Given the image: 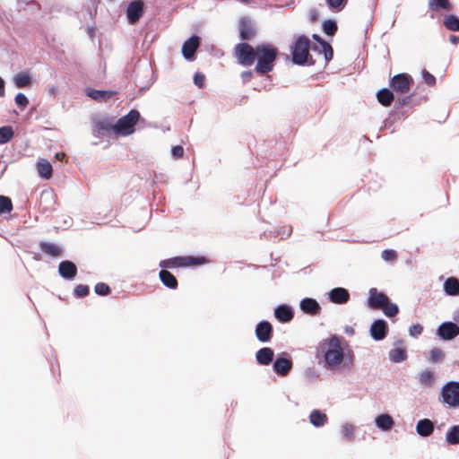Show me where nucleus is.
Returning <instances> with one entry per match:
<instances>
[{"instance_id": "obj_1", "label": "nucleus", "mask_w": 459, "mask_h": 459, "mask_svg": "<svg viewBox=\"0 0 459 459\" xmlns=\"http://www.w3.org/2000/svg\"><path fill=\"white\" fill-rule=\"evenodd\" d=\"M319 349L323 353L325 367L329 369H336L342 363L344 356L340 338L333 335L324 340L320 343Z\"/></svg>"}, {"instance_id": "obj_2", "label": "nucleus", "mask_w": 459, "mask_h": 459, "mask_svg": "<svg viewBox=\"0 0 459 459\" xmlns=\"http://www.w3.org/2000/svg\"><path fill=\"white\" fill-rule=\"evenodd\" d=\"M278 55V48L270 43L257 45L255 71L260 75L272 72Z\"/></svg>"}, {"instance_id": "obj_3", "label": "nucleus", "mask_w": 459, "mask_h": 459, "mask_svg": "<svg viewBox=\"0 0 459 459\" xmlns=\"http://www.w3.org/2000/svg\"><path fill=\"white\" fill-rule=\"evenodd\" d=\"M310 39L305 36H299L291 46L292 62L299 65H304L306 64L312 65L314 62L309 54Z\"/></svg>"}, {"instance_id": "obj_4", "label": "nucleus", "mask_w": 459, "mask_h": 459, "mask_svg": "<svg viewBox=\"0 0 459 459\" xmlns=\"http://www.w3.org/2000/svg\"><path fill=\"white\" fill-rule=\"evenodd\" d=\"M139 119L140 112L136 109H131L126 116L117 121L115 124V134L121 136L132 134Z\"/></svg>"}, {"instance_id": "obj_5", "label": "nucleus", "mask_w": 459, "mask_h": 459, "mask_svg": "<svg viewBox=\"0 0 459 459\" xmlns=\"http://www.w3.org/2000/svg\"><path fill=\"white\" fill-rule=\"evenodd\" d=\"M439 400L450 408H459V382L450 381L444 385Z\"/></svg>"}, {"instance_id": "obj_6", "label": "nucleus", "mask_w": 459, "mask_h": 459, "mask_svg": "<svg viewBox=\"0 0 459 459\" xmlns=\"http://www.w3.org/2000/svg\"><path fill=\"white\" fill-rule=\"evenodd\" d=\"M206 259L204 256H176L173 258L162 260L160 266L162 268H178L201 265Z\"/></svg>"}, {"instance_id": "obj_7", "label": "nucleus", "mask_w": 459, "mask_h": 459, "mask_svg": "<svg viewBox=\"0 0 459 459\" xmlns=\"http://www.w3.org/2000/svg\"><path fill=\"white\" fill-rule=\"evenodd\" d=\"M257 46L253 48L248 43H239L235 47V56L238 63L244 66H251L256 57Z\"/></svg>"}, {"instance_id": "obj_8", "label": "nucleus", "mask_w": 459, "mask_h": 459, "mask_svg": "<svg viewBox=\"0 0 459 459\" xmlns=\"http://www.w3.org/2000/svg\"><path fill=\"white\" fill-rule=\"evenodd\" d=\"M413 83V80L408 74H399L390 79V87L397 93L406 94Z\"/></svg>"}, {"instance_id": "obj_9", "label": "nucleus", "mask_w": 459, "mask_h": 459, "mask_svg": "<svg viewBox=\"0 0 459 459\" xmlns=\"http://www.w3.org/2000/svg\"><path fill=\"white\" fill-rule=\"evenodd\" d=\"M293 362L290 357L287 353H283L282 356L276 358L273 364V368L277 375L286 377L291 370Z\"/></svg>"}, {"instance_id": "obj_10", "label": "nucleus", "mask_w": 459, "mask_h": 459, "mask_svg": "<svg viewBox=\"0 0 459 459\" xmlns=\"http://www.w3.org/2000/svg\"><path fill=\"white\" fill-rule=\"evenodd\" d=\"M273 335V327L268 321H261L255 326V336L261 342H268Z\"/></svg>"}, {"instance_id": "obj_11", "label": "nucleus", "mask_w": 459, "mask_h": 459, "mask_svg": "<svg viewBox=\"0 0 459 459\" xmlns=\"http://www.w3.org/2000/svg\"><path fill=\"white\" fill-rule=\"evenodd\" d=\"M143 13V2L142 0H134L130 3L126 9V15L130 24L136 23Z\"/></svg>"}, {"instance_id": "obj_12", "label": "nucleus", "mask_w": 459, "mask_h": 459, "mask_svg": "<svg viewBox=\"0 0 459 459\" xmlns=\"http://www.w3.org/2000/svg\"><path fill=\"white\" fill-rule=\"evenodd\" d=\"M368 294V303L372 309H380L389 299L385 294L378 292L376 288L370 289Z\"/></svg>"}, {"instance_id": "obj_13", "label": "nucleus", "mask_w": 459, "mask_h": 459, "mask_svg": "<svg viewBox=\"0 0 459 459\" xmlns=\"http://www.w3.org/2000/svg\"><path fill=\"white\" fill-rule=\"evenodd\" d=\"M438 335L444 340H452L459 335V326L452 322H446L439 325Z\"/></svg>"}, {"instance_id": "obj_14", "label": "nucleus", "mask_w": 459, "mask_h": 459, "mask_svg": "<svg viewBox=\"0 0 459 459\" xmlns=\"http://www.w3.org/2000/svg\"><path fill=\"white\" fill-rule=\"evenodd\" d=\"M255 33V29L250 20L245 17L239 21V37L242 40L252 39Z\"/></svg>"}, {"instance_id": "obj_15", "label": "nucleus", "mask_w": 459, "mask_h": 459, "mask_svg": "<svg viewBox=\"0 0 459 459\" xmlns=\"http://www.w3.org/2000/svg\"><path fill=\"white\" fill-rule=\"evenodd\" d=\"M388 327L385 321L382 319L376 320L370 327V333L374 340H383L387 334Z\"/></svg>"}, {"instance_id": "obj_16", "label": "nucleus", "mask_w": 459, "mask_h": 459, "mask_svg": "<svg viewBox=\"0 0 459 459\" xmlns=\"http://www.w3.org/2000/svg\"><path fill=\"white\" fill-rule=\"evenodd\" d=\"M200 41L197 36H192L188 39L182 47L183 56L186 59H191L194 57L195 51L199 48Z\"/></svg>"}, {"instance_id": "obj_17", "label": "nucleus", "mask_w": 459, "mask_h": 459, "mask_svg": "<svg viewBox=\"0 0 459 459\" xmlns=\"http://www.w3.org/2000/svg\"><path fill=\"white\" fill-rule=\"evenodd\" d=\"M329 299L335 304H345L350 299V293L344 288H334L329 292Z\"/></svg>"}, {"instance_id": "obj_18", "label": "nucleus", "mask_w": 459, "mask_h": 459, "mask_svg": "<svg viewBox=\"0 0 459 459\" xmlns=\"http://www.w3.org/2000/svg\"><path fill=\"white\" fill-rule=\"evenodd\" d=\"M58 272L63 278L71 280L76 276L77 267L71 261H63L59 264Z\"/></svg>"}, {"instance_id": "obj_19", "label": "nucleus", "mask_w": 459, "mask_h": 459, "mask_svg": "<svg viewBox=\"0 0 459 459\" xmlns=\"http://www.w3.org/2000/svg\"><path fill=\"white\" fill-rule=\"evenodd\" d=\"M300 308L304 313L311 316L318 315L321 310V307L318 302L311 298L302 299L300 302Z\"/></svg>"}, {"instance_id": "obj_20", "label": "nucleus", "mask_w": 459, "mask_h": 459, "mask_svg": "<svg viewBox=\"0 0 459 459\" xmlns=\"http://www.w3.org/2000/svg\"><path fill=\"white\" fill-rule=\"evenodd\" d=\"M274 352L269 347H264L258 350L255 353V359L258 364L267 366L273 360Z\"/></svg>"}, {"instance_id": "obj_21", "label": "nucleus", "mask_w": 459, "mask_h": 459, "mask_svg": "<svg viewBox=\"0 0 459 459\" xmlns=\"http://www.w3.org/2000/svg\"><path fill=\"white\" fill-rule=\"evenodd\" d=\"M275 317L281 323H288L293 318V311L287 305H280L274 310Z\"/></svg>"}, {"instance_id": "obj_22", "label": "nucleus", "mask_w": 459, "mask_h": 459, "mask_svg": "<svg viewBox=\"0 0 459 459\" xmlns=\"http://www.w3.org/2000/svg\"><path fill=\"white\" fill-rule=\"evenodd\" d=\"M416 431L421 437H429L434 431V424L429 419H423L418 421Z\"/></svg>"}, {"instance_id": "obj_23", "label": "nucleus", "mask_w": 459, "mask_h": 459, "mask_svg": "<svg viewBox=\"0 0 459 459\" xmlns=\"http://www.w3.org/2000/svg\"><path fill=\"white\" fill-rule=\"evenodd\" d=\"M159 277L161 282L168 288L176 290L178 286L177 278L168 270H160Z\"/></svg>"}, {"instance_id": "obj_24", "label": "nucleus", "mask_w": 459, "mask_h": 459, "mask_svg": "<svg viewBox=\"0 0 459 459\" xmlns=\"http://www.w3.org/2000/svg\"><path fill=\"white\" fill-rule=\"evenodd\" d=\"M37 170L42 178L49 179L53 174V169L50 162L45 159H41L37 163Z\"/></svg>"}, {"instance_id": "obj_25", "label": "nucleus", "mask_w": 459, "mask_h": 459, "mask_svg": "<svg viewBox=\"0 0 459 459\" xmlns=\"http://www.w3.org/2000/svg\"><path fill=\"white\" fill-rule=\"evenodd\" d=\"M377 99L382 106L390 107L394 96L391 90L384 88L377 91Z\"/></svg>"}, {"instance_id": "obj_26", "label": "nucleus", "mask_w": 459, "mask_h": 459, "mask_svg": "<svg viewBox=\"0 0 459 459\" xmlns=\"http://www.w3.org/2000/svg\"><path fill=\"white\" fill-rule=\"evenodd\" d=\"M429 8L432 12H437L439 10L450 12L453 6L449 0H429Z\"/></svg>"}, {"instance_id": "obj_27", "label": "nucleus", "mask_w": 459, "mask_h": 459, "mask_svg": "<svg viewBox=\"0 0 459 459\" xmlns=\"http://www.w3.org/2000/svg\"><path fill=\"white\" fill-rule=\"evenodd\" d=\"M39 247L42 252L48 254L53 257H58L62 254V249L54 243L40 242Z\"/></svg>"}, {"instance_id": "obj_28", "label": "nucleus", "mask_w": 459, "mask_h": 459, "mask_svg": "<svg viewBox=\"0 0 459 459\" xmlns=\"http://www.w3.org/2000/svg\"><path fill=\"white\" fill-rule=\"evenodd\" d=\"M444 290L448 295H459V281L454 277L447 278L444 283Z\"/></svg>"}, {"instance_id": "obj_29", "label": "nucleus", "mask_w": 459, "mask_h": 459, "mask_svg": "<svg viewBox=\"0 0 459 459\" xmlns=\"http://www.w3.org/2000/svg\"><path fill=\"white\" fill-rule=\"evenodd\" d=\"M377 426L385 431L390 430L394 422L393 418L388 414H381L376 418Z\"/></svg>"}, {"instance_id": "obj_30", "label": "nucleus", "mask_w": 459, "mask_h": 459, "mask_svg": "<svg viewBox=\"0 0 459 459\" xmlns=\"http://www.w3.org/2000/svg\"><path fill=\"white\" fill-rule=\"evenodd\" d=\"M310 422L315 427H322L327 422V415L318 410H314L309 415Z\"/></svg>"}, {"instance_id": "obj_31", "label": "nucleus", "mask_w": 459, "mask_h": 459, "mask_svg": "<svg viewBox=\"0 0 459 459\" xmlns=\"http://www.w3.org/2000/svg\"><path fill=\"white\" fill-rule=\"evenodd\" d=\"M117 92L113 91H98V90H90L88 91V96L95 100H106L116 95Z\"/></svg>"}, {"instance_id": "obj_32", "label": "nucleus", "mask_w": 459, "mask_h": 459, "mask_svg": "<svg viewBox=\"0 0 459 459\" xmlns=\"http://www.w3.org/2000/svg\"><path fill=\"white\" fill-rule=\"evenodd\" d=\"M13 82L17 88H25L30 85L31 77L26 72H21L14 75Z\"/></svg>"}, {"instance_id": "obj_33", "label": "nucleus", "mask_w": 459, "mask_h": 459, "mask_svg": "<svg viewBox=\"0 0 459 459\" xmlns=\"http://www.w3.org/2000/svg\"><path fill=\"white\" fill-rule=\"evenodd\" d=\"M95 127L99 133H115V124L109 118L101 119L96 122Z\"/></svg>"}, {"instance_id": "obj_34", "label": "nucleus", "mask_w": 459, "mask_h": 459, "mask_svg": "<svg viewBox=\"0 0 459 459\" xmlns=\"http://www.w3.org/2000/svg\"><path fill=\"white\" fill-rule=\"evenodd\" d=\"M446 441L449 445L459 444V425L452 426L446 435Z\"/></svg>"}, {"instance_id": "obj_35", "label": "nucleus", "mask_w": 459, "mask_h": 459, "mask_svg": "<svg viewBox=\"0 0 459 459\" xmlns=\"http://www.w3.org/2000/svg\"><path fill=\"white\" fill-rule=\"evenodd\" d=\"M389 357L394 362H402L407 359L406 351L402 347H396L390 351Z\"/></svg>"}, {"instance_id": "obj_36", "label": "nucleus", "mask_w": 459, "mask_h": 459, "mask_svg": "<svg viewBox=\"0 0 459 459\" xmlns=\"http://www.w3.org/2000/svg\"><path fill=\"white\" fill-rule=\"evenodd\" d=\"M445 27L451 31H459V18L454 14L446 16L444 20Z\"/></svg>"}, {"instance_id": "obj_37", "label": "nucleus", "mask_w": 459, "mask_h": 459, "mask_svg": "<svg viewBox=\"0 0 459 459\" xmlns=\"http://www.w3.org/2000/svg\"><path fill=\"white\" fill-rule=\"evenodd\" d=\"M13 130L11 126L0 127V144H4L10 142L13 137Z\"/></svg>"}, {"instance_id": "obj_38", "label": "nucleus", "mask_w": 459, "mask_h": 459, "mask_svg": "<svg viewBox=\"0 0 459 459\" xmlns=\"http://www.w3.org/2000/svg\"><path fill=\"white\" fill-rule=\"evenodd\" d=\"M419 380L421 385L431 387L435 382L434 373L430 370H425L420 375Z\"/></svg>"}, {"instance_id": "obj_39", "label": "nucleus", "mask_w": 459, "mask_h": 459, "mask_svg": "<svg viewBox=\"0 0 459 459\" xmlns=\"http://www.w3.org/2000/svg\"><path fill=\"white\" fill-rule=\"evenodd\" d=\"M13 209L11 198L5 195H0V214L11 212Z\"/></svg>"}, {"instance_id": "obj_40", "label": "nucleus", "mask_w": 459, "mask_h": 459, "mask_svg": "<svg viewBox=\"0 0 459 459\" xmlns=\"http://www.w3.org/2000/svg\"><path fill=\"white\" fill-rule=\"evenodd\" d=\"M380 309H382L384 314L389 317L396 316L399 311L398 307L395 304L390 302L389 299L386 302V304H385V306L382 307Z\"/></svg>"}, {"instance_id": "obj_41", "label": "nucleus", "mask_w": 459, "mask_h": 459, "mask_svg": "<svg viewBox=\"0 0 459 459\" xmlns=\"http://www.w3.org/2000/svg\"><path fill=\"white\" fill-rule=\"evenodd\" d=\"M337 29L338 27L334 21L327 20L323 23V30L328 36H333Z\"/></svg>"}, {"instance_id": "obj_42", "label": "nucleus", "mask_w": 459, "mask_h": 459, "mask_svg": "<svg viewBox=\"0 0 459 459\" xmlns=\"http://www.w3.org/2000/svg\"><path fill=\"white\" fill-rule=\"evenodd\" d=\"M320 45L322 46L325 60L330 61L333 56V49L332 46L324 39H320Z\"/></svg>"}, {"instance_id": "obj_43", "label": "nucleus", "mask_w": 459, "mask_h": 459, "mask_svg": "<svg viewBox=\"0 0 459 459\" xmlns=\"http://www.w3.org/2000/svg\"><path fill=\"white\" fill-rule=\"evenodd\" d=\"M94 290L98 295H100V296L108 295L111 291L109 286L104 282L97 283L95 285Z\"/></svg>"}, {"instance_id": "obj_44", "label": "nucleus", "mask_w": 459, "mask_h": 459, "mask_svg": "<svg viewBox=\"0 0 459 459\" xmlns=\"http://www.w3.org/2000/svg\"><path fill=\"white\" fill-rule=\"evenodd\" d=\"M326 2L331 9L340 11L344 8L348 0H326Z\"/></svg>"}, {"instance_id": "obj_45", "label": "nucleus", "mask_w": 459, "mask_h": 459, "mask_svg": "<svg viewBox=\"0 0 459 459\" xmlns=\"http://www.w3.org/2000/svg\"><path fill=\"white\" fill-rule=\"evenodd\" d=\"M89 287L84 284H79L74 288V293L77 298H82L89 294Z\"/></svg>"}, {"instance_id": "obj_46", "label": "nucleus", "mask_w": 459, "mask_h": 459, "mask_svg": "<svg viewBox=\"0 0 459 459\" xmlns=\"http://www.w3.org/2000/svg\"><path fill=\"white\" fill-rule=\"evenodd\" d=\"M382 258L387 262H394L397 259V253L393 249H385L381 254Z\"/></svg>"}, {"instance_id": "obj_47", "label": "nucleus", "mask_w": 459, "mask_h": 459, "mask_svg": "<svg viewBox=\"0 0 459 459\" xmlns=\"http://www.w3.org/2000/svg\"><path fill=\"white\" fill-rule=\"evenodd\" d=\"M342 434L344 438L351 439L354 435V427L351 424H344L342 428Z\"/></svg>"}, {"instance_id": "obj_48", "label": "nucleus", "mask_w": 459, "mask_h": 459, "mask_svg": "<svg viewBox=\"0 0 459 459\" xmlns=\"http://www.w3.org/2000/svg\"><path fill=\"white\" fill-rule=\"evenodd\" d=\"M14 100L17 106L21 107L22 108H25L29 104L27 97L22 93H18L15 96Z\"/></svg>"}, {"instance_id": "obj_49", "label": "nucleus", "mask_w": 459, "mask_h": 459, "mask_svg": "<svg viewBox=\"0 0 459 459\" xmlns=\"http://www.w3.org/2000/svg\"><path fill=\"white\" fill-rule=\"evenodd\" d=\"M422 77H423L424 82L429 86H434L436 84V77L433 74H431L429 72H428L427 70L422 71Z\"/></svg>"}, {"instance_id": "obj_50", "label": "nucleus", "mask_w": 459, "mask_h": 459, "mask_svg": "<svg viewBox=\"0 0 459 459\" xmlns=\"http://www.w3.org/2000/svg\"><path fill=\"white\" fill-rule=\"evenodd\" d=\"M430 359L432 361H439L443 359L444 353L440 349L435 348L430 351Z\"/></svg>"}, {"instance_id": "obj_51", "label": "nucleus", "mask_w": 459, "mask_h": 459, "mask_svg": "<svg viewBox=\"0 0 459 459\" xmlns=\"http://www.w3.org/2000/svg\"><path fill=\"white\" fill-rule=\"evenodd\" d=\"M194 82L199 88H204L205 82V76L203 74H195L194 76Z\"/></svg>"}, {"instance_id": "obj_52", "label": "nucleus", "mask_w": 459, "mask_h": 459, "mask_svg": "<svg viewBox=\"0 0 459 459\" xmlns=\"http://www.w3.org/2000/svg\"><path fill=\"white\" fill-rule=\"evenodd\" d=\"M423 331V327L420 324L413 325L410 327L409 332L412 336L420 335Z\"/></svg>"}, {"instance_id": "obj_53", "label": "nucleus", "mask_w": 459, "mask_h": 459, "mask_svg": "<svg viewBox=\"0 0 459 459\" xmlns=\"http://www.w3.org/2000/svg\"><path fill=\"white\" fill-rule=\"evenodd\" d=\"M172 155L176 159H180L184 155V148L180 145H176L171 150Z\"/></svg>"}, {"instance_id": "obj_54", "label": "nucleus", "mask_w": 459, "mask_h": 459, "mask_svg": "<svg viewBox=\"0 0 459 459\" xmlns=\"http://www.w3.org/2000/svg\"><path fill=\"white\" fill-rule=\"evenodd\" d=\"M5 95V82L2 77H0V97Z\"/></svg>"}, {"instance_id": "obj_55", "label": "nucleus", "mask_w": 459, "mask_h": 459, "mask_svg": "<svg viewBox=\"0 0 459 459\" xmlns=\"http://www.w3.org/2000/svg\"><path fill=\"white\" fill-rule=\"evenodd\" d=\"M450 41L453 43V44H457L459 42V37L457 36H455V35H451L450 36Z\"/></svg>"}, {"instance_id": "obj_56", "label": "nucleus", "mask_w": 459, "mask_h": 459, "mask_svg": "<svg viewBox=\"0 0 459 459\" xmlns=\"http://www.w3.org/2000/svg\"><path fill=\"white\" fill-rule=\"evenodd\" d=\"M242 76L244 79H250L252 77V72L248 71V72H244L242 74Z\"/></svg>"}, {"instance_id": "obj_57", "label": "nucleus", "mask_w": 459, "mask_h": 459, "mask_svg": "<svg viewBox=\"0 0 459 459\" xmlns=\"http://www.w3.org/2000/svg\"><path fill=\"white\" fill-rule=\"evenodd\" d=\"M64 157H65V153H63V152H57L56 154V159H57V160H62Z\"/></svg>"}, {"instance_id": "obj_58", "label": "nucleus", "mask_w": 459, "mask_h": 459, "mask_svg": "<svg viewBox=\"0 0 459 459\" xmlns=\"http://www.w3.org/2000/svg\"><path fill=\"white\" fill-rule=\"evenodd\" d=\"M313 39H316V41H318L320 43V39H322L319 36L317 35H313Z\"/></svg>"}]
</instances>
